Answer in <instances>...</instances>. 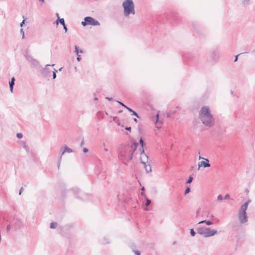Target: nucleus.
<instances>
[{"label": "nucleus", "instance_id": "ddd939ff", "mask_svg": "<svg viewBox=\"0 0 255 255\" xmlns=\"http://www.w3.org/2000/svg\"><path fill=\"white\" fill-rule=\"evenodd\" d=\"M127 110L129 112H131L132 113V115L135 116L136 117L138 118V115L137 114V113L136 112H135L134 111H133L132 109H131L129 108H128Z\"/></svg>", "mask_w": 255, "mask_h": 255}, {"label": "nucleus", "instance_id": "cd10ccee", "mask_svg": "<svg viewBox=\"0 0 255 255\" xmlns=\"http://www.w3.org/2000/svg\"><path fill=\"white\" fill-rule=\"evenodd\" d=\"M230 198V195L229 194H227L226 195H225V197H224V199H228Z\"/></svg>", "mask_w": 255, "mask_h": 255}, {"label": "nucleus", "instance_id": "bb28decb", "mask_svg": "<svg viewBox=\"0 0 255 255\" xmlns=\"http://www.w3.org/2000/svg\"><path fill=\"white\" fill-rule=\"evenodd\" d=\"M192 180H193L192 177H190L188 179V181H187V183H191L192 182Z\"/></svg>", "mask_w": 255, "mask_h": 255}, {"label": "nucleus", "instance_id": "09e8293b", "mask_svg": "<svg viewBox=\"0 0 255 255\" xmlns=\"http://www.w3.org/2000/svg\"><path fill=\"white\" fill-rule=\"evenodd\" d=\"M39 0L41 1V2H44V0Z\"/></svg>", "mask_w": 255, "mask_h": 255}, {"label": "nucleus", "instance_id": "58836bf2", "mask_svg": "<svg viewBox=\"0 0 255 255\" xmlns=\"http://www.w3.org/2000/svg\"><path fill=\"white\" fill-rule=\"evenodd\" d=\"M63 28L65 29V32H66L67 30V27H66V26H65V24H64V26H63Z\"/></svg>", "mask_w": 255, "mask_h": 255}, {"label": "nucleus", "instance_id": "b1692460", "mask_svg": "<svg viewBox=\"0 0 255 255\" xmlns=\"http://www.w3.org/2000/svg\"><path fill=\"white\" fill-rule=\"evenodd\" d=\"M17 138H21L22 137V134L21 133H17L16 134Z\"/></svg>", "mask_w": 255, "mask_h": 255}, {"label": "nucleus", "instance_id": "a878e982", "mask_svg": "<svg viewBox=\"0 0 255 255\" xmlns=\"http://www.w3.org/2000/svg\"><path fill=\"white\" fill-rule=\"evenodd\" d=\"M218 200H222L223 198L221 195H219L217 197Z\"/></svg>", "mask_w": 255, "mask_h": 255}, {"label": "nucleus", "instance_id": "473e14b6", "mask_svg": "<svg viewBox=\"0 0 255 255\" xmlns=\"http://www.w3.org/2000/svg\"><path fill=\"white\" fill-rule=\"evenodd\" d=\"M208 217H209V218H213L214 217V215L212 214H211L210 215H208Z\"/></svg>", "mask_w": 255, "mask_h": 255}, {"label": "nucleus", "instance_id": "49530a36", "mask_svg": "<svg viewBox=\"0 0 255 255\" xmlns=\"http://www.w3.org/2000/svg\"><path fill=\"white\" fill-rule=\"evenodd\" d=\"M134 120V121L135 122L137 123V120H136V119H134V120Z\"/></svg>", "mask_w": 255, "mask_h": 255}, {"label": "nucleus", "instance_id": "4468645a", "mask_svg": "<svg viewBox=\"0 0 255 255\" xmlns=\"http://www.w3.org/2000/svg\"><path fill=\"white\" fill-rule=\"evenodd\" d=\"M75 51L77 55H78L79 53H83L82 50H79L77 46H75Z\"/></svg>", "mask_w": 255, "mask_h": 255}, {"label": "nucleus", "instance_id": "f8f14e48", "mask_svg": "<svg viewBox=\"0 0 255 255\" xmlns=\"http://www.w3.org/2000/svg\"><path fill=\"white\" fill-rule=\"evenodd\" d=\"M54 64H52L51 65L47 64L46 65L45 68L43 70L42 73L45 76H48V74L50 73L49 71L48 70V67L49 66H54Z\"/></svg>", "mask_w": 255, "mask_h": 255}, {"label": "nucleus", "instance_id": "c03bdc74", "mask_svg": "<svg viewBox=\"0 0 255 255\" xmlns=\"http://www.w3.org/2000/svg\"><path fill=\"white\" fill-rule=\"evenodd\" d=\"M130 129H131V128H130V127H128V128H126V129H127V130H130Z\"/></svg>", "mask_w": 255, "mask_h": 255}, {"label": "nucleus", "instance_id": "2eb2a0df", "mask_svg": "<svg viewBox=\"0 0 255 255\" xmlns=\"http://www.w3.org/2000/svg\"><path fill=\"white\" fill-rule=\"evenodd\" d=\"M145 201H146L145 206L146 207H147L151 203V201L146 197H145Z\"/></svg>", "mask_w": 255, "mask_h": 255}, {"label": "nucleus", "instance_id": "e433bc0d", "mask_svg": "<svg viewBox=\"0 0 255 255\" xmlns=\"http://www.w3.org/2000/svg\"><path fill=\"white\" fill-rule=\"evenodd\" d=\"M14 81H15V78H14V77H12V78H11V81H10V82H12V83H14Z\"/></svg>", "mask_w": 255, "mask_h": 255}, {"label": "nucleus", "instance_id": "f3484780", "mask_svg": "<svg viewBox=\"0 0 255 255\" xmlns=\"http://www.w3.org/2000/svg\"><path fill=\"white\" fill-rule=\"evenodd\" d=\"M205 223L208 225V226H210V225H212L213 224V222L211 221H206V222H205Z\"/></svg>", "mask_w": 255, "mask_h": 255}, {"label": "nucleus", "instance_id": "8fccbe9b", "mask_svg": "<svg viewBox=\"0 0 255 255\" xmlns=\"http://www.w3.org/2000/svg\"><path fill=\"white\" fill-rule=\"evenodd\" d=\"M141 190H142V191H143V190H144V187H142V188H141Z\"/></svg>", "mask_w": 255, "mask_h": 255}, {"label": "nucleus", "instance_id": "4c0bfd02", "mask_svg": "<svg viewBox=\"0 0 255 255\" xmlns=\"http://www.w3.org/2000/svg\"><path fill=\"white\" fill-rule=\"evenodd\" d=\"M24 23V20H23L20 23V26L22 27Z\"/></svg>", "mask_w": 255, "mask_h": 255}, {"label": "nucleus", "instance_id": "79ce46f5", "mask_svg": "<svg viewBox=\"0 0 255 255\" xmlns=\"http://www.w3.org/2000/svg\"><path fill=\"white\" fill-rule=\"evenodd\" d=\"M199 159H202L204 160V159H205V158L203 157H201V156H199Z\"/></svg>", "mask_w": 255, "mask_h": 255}, {"label": "nucleus", "instance_id": "c85d7f7f", "mask_svg": "<svg viewBox=\"0 0 255 255\" xmlns=\"http://www.w3.org/2000/svg\"><path fill=\"white\" fill-rule=\"evenodd\" d=\"M56 15L58 17L57 20L56 21L57 24H58V19H60L59 17V14L58 13H56Z\"/></svg>", "mask_w": 255, "mask_h": 255}, {"label": "nucleus", "instance_id": "20e7f679", "mask_svg": "<svg viewBox=\"0 0 255 255\" xmlns=\"http://www.w3.org/2000/svg\"><path fill=\"white\" fill-rule=\"evenodd\" d=\"M251 202L250 200H248L244 205H243L238 213V218L241 224H244L248 221V217L246 213L248 205Z\"/></svg>", "mask_w": 255, "mask_h": 255}, {"label": "nucleus", "instance_id": "de8ad7c7", "mask_svg": "<svg viewBox=\"0 0 255 255\" xmlns=\"http://www.w3.org/2000/svg\"><path fill=\"white\" fill-rule=\"evenodd\" d=\"M104 150H105V151H108V149H107V148H104Z\"/></svg>", "mask_w": 255, "mask_h": 255}, {"label": "nucleus", "instance_id": "72a5a7b5", "mask_svg": "<svg viewBox=\"0 0 255 255\" xmlns=\"http://www.w3.org/2000/svg\"><path fill=\"white\" fill-rule=\"evenodd\" d=\"M78 57H77V60L79 61L81 59L80 56L79 55H77Z\"/></svg>", "mask_w": 255, "mask_h": 255}, {"label": "nucleus", "instance_id": "9d476101", "mask_svg": "<svg viewBox=\"0 0 255 255\" xmlns=\"http://www.w3.org/2000/svg\"><path fill=\"white\" fill-rule=\"evenodd\" d=\"M63 151H62V153H61V156H60L59 158V160H58V168H59V166H60V162H61V158H62V156L65 153H71L72 152V150L69 148V147H68L67 146H65L64 147H63Z\"/></svg>", "mask_w": 255, "mask_h": 255}, {"label": "nucleus", "instance_id": "f03ea898", "mask_svg": "<svg viewBox=\"0 0 255 255\" xmlns=\"http://www.w3.org/2000/svg\"><path fill=\"white\" fill-rule=\"evenodd\" d=\"M139 144L140 147L138 149V152L140 154V161L141 163L144 165L145 170L147 173L151 171V168L150 166V161L148 159V157L145 154L143 146L145 145L144 143L141 138L139 140Z\"/></svg>", "mask_w": 255, "mask_h": 255}, {"label": "nucleus", "instance_id": "1a4fd4ad", "mask_svg": "<svg viewBox=\"0 0 255 255\" xmlns=\"http://www.w3.org/2000/svg\"><path fill=\"white\" fill-rule=\"evenodd\" d=\"M210 166L209 161L208 159H204L203 161L199 162L198 163V170H199L200 167H203L204 168L209 167Z\"/></svg>", "mask_w": 255, "mask_h": 255}, {"label": "nucleus", "instance_id": "603ef678", "mask_svg": "<svg viewBox=\"0 0 255 255\" xmlns=\"http://www.w3.org/2000/svg\"><path fill=\"white\" fill-rule=\"evenodd\" d=\"M98 100L97 98H95V100Z\"/></svg>", "mask_w": 255, "mask_h": 255}, {"label": "nucleus", "instance_id": "c9c22d12", "mask_svg": "<svg viewBox=\"0 0 255 255\" xmlns=\"http://www.w3.org/2000/svg\"><path fill=\"white\" fill-rule=\"evenodd\" d=\"M205 222H206V220L200 221V222L198 223V224L205 223Z\"/></svg>", "mask_w": 255, "mask_h": 255}, {"label": "nucleus", "instance_id": "864d4df0", "mask_svg": "<svg viewBox=\"0 0 255 255\" xmlns=\"http://www.w3.org/2000/svg\"><path fill=\"white\" fill-rule=\"evenodd\" d=\"M61 70H62V68H60L59 69V71H61Z\"/></svg>", "mask_w": 255, "mask_h": 255}, {"label": "nucleus", "instance_id": "a19ab883", "mask_svg": "<svg viewBox=\"0 0 255 255\" xmlns=\"http://www.w3.org/2000/svg\"><path fill=\"white\" fill-rule=\"evenodd\" d=\"M106 99L108 100H109V101L112 100V98L106 97Z\"/></svg>", "mask_w": 255, "mask_h": 255}, {"label": "nucleus", "instance_id": "5701e85b", "mask_svg": "<svg viewBox=\"0 0 255 255\" xmlns=\"http://www.w3.org/2000/svg\"><path fill=\"white\" fill-rule=\"evenodd\" d=\"M195 231H194V230L193 229H191L190 230V234L192 236H194L195 235Z\"/></svg>", "mask_w": 255, "mask_h": 255}, {"label": "nucleus", "instance_id": "7ed1b4c3", "mask_svg": "<svg viewBox=\"0 0 255 255\" xmlns=\"http://www.w3.org/2000/svg\"><path fill=\"white\" fill-rule=\"evenodd\" d=\"M124 7V13L125 16H128L130 14H134V6L132 0H126L122 4Z\"/></svg>", "mask_w": 255, "mask_h": 255}, {"label": "nucleus", "instance_id": "7c9ffc66", "mask_svg": "<svg viewBox=\"0 0 255 255\" xmlns=\"http://www.w3.org/2000/svg\"><path fill=\"white\" fill-rule=\"evenodd\" d=\"M20 33L22 34V38H23L24 35V31L22 28H21L20 29Z\"/></svg>", "mask_w": 255, "mask_h": 255}, {"label": "nucleus", "instance_id": "0eeeda50", "mask_svg": "<svg viewBox=\"0 0 255 255\" xmlns=\"http://www.w3.org/2000/svg\"><path fill=\"white\" fill-rule=\"evenodd\" d=\"M82 24L83 26H86L87 24L95 26L99 25L100 23L93 17L87 16L84 18V21L82 22Z\"/></svg>", "mask_w": 255, "mask_h": 255}, {"label": "nucleus", "instance_id": "f257e3e1", "mask_svg": "<svg viewBox=\"0 0 255 255\" xmlns=\"http://www.w3.org/2000/svg\"><path fill=\"white\" fill-rule=\"evenodd\" d=\"M199 117L205 126L211 127L215 124V119L208 106L202 107L199 113Z\"/></svg>", "mask_w": 255, "mask_h": 255}, {"label": "nucleus", "instance_id": "393cba45", "mask_svg": "<svg viewBox=\"0 0 255 255\" xmlns=\"http://www.w3.org/2000/svg\"><path fill=\"white\" fill-rule=\"evenodd\" d=\"M118 103H119L121 105H122L123 107H125V108H126L127 109H128V107L127 106H126V105H125L123 103H122V102H119V101H118Z\"/></svg>", "mask_w": 255, "mask_h": 255}, {"label": "nucleus", "instance_id": "37998d69", "mask_svg": "<svg viewBox=\"0 0 255 255\" xmlns=\"http://www.w3.org/2000/svg\"><path fill=\"white\" fill-rule=\"evenodd\" d=\"M141 195H142V196H144V197H145V198L146 197H145V194H144L143 192H141Z\"/></svg>", "mask_w": 255, "mask_h": 255}, {"label": "nucleus", "instance_id": "2f4dec72", "mask_svg": "<svg viewBox=\"0 0 255 255\" xmlns=\"http://www.w3.org/2000/svg\"><path fill=\"white\" fill-rule=\"evenodd\" d=\"M83 151H84V152H85V153L87 152L88 151V149L87 148L84 147V148H83Z\"/></svg>", "mask_w": 255, "mask_h": 255}, {"label": "nucleus", "instance_id": "a211bd4d", "mask_svg": "<svg viewBox=\"0 0 255 255\" xmlns=\"http://www.w3.org/2000/svg\"><path fill=\"white\" fill-rule=\"evenodd\" d=\"M56 223H54V222H52L50 224V228L51 229H54L56 228Z\"/></svg>", "mask_w": 255, "mask_h": 255}, {"label": "nucleus", "instance_id": "ea45409f", "mask_svg": "<svg viewBox=\"0 0 255 255\" xmlns=\"http://www.w3.org/2000/svg\"><path fill=\"white\" fill-rule=\"evenodd\" d=\"M238 55L236 56L235 59V60H234L235 62H236V61H237L238 60Z\"/></svg>", "mask_w": 255, "mask_h": 255}, {"label": "nucleus", "instance_id": "423d86ee", "mask_svg": "<svg viewBox=\"0 0 255 255\" xmlns=\"http://www.w3.org/2000/svg\"><path fill=\"white\" fill-rule=\"evenodd\" d=\"M199 234L205 238L212 237L217 234V231L215 229H211L209 228H199L197 229Z\"/></svg>", "mask_w": 255, "mask_h": 255}, {"label": "nucleus", "instance_id": "f704fd0d", "mask_svg": "<svg viewBox=\"0 0 255 255\" xmlns=\"http://www.w3.org/2000/svg\"><path fill=\"white\" fill-rule=\"evenodd\" d=\"M23 188L22 187L20 188V189L19 190V195L21 194V193L22 191H23Z\"/></svg>", "mask_w": 255, "mask_h": 255}, {"label": "nucleus", "instance_id": "dca6fc26", "mask_svg": "<svg viewBox=\"0 0 255 255\" xmlns=\"http://www.w3.org/2000/svg\"><path fill=\"white\" fill-rule=\"evenodd\" d=\"M9 84L10 90L11 92H12L13 87L14 84V83L9 82Z\"/></svg>", "mask_w": 255, "mask_h": 255}, {"label": "nucleus", "instance_id": "6e6552de", "mask_svg": "<svg viewBox=\"0 0 255 255\" xmlns=\"http://www.w3.org/2000/svg\"><path fill=\"white\" fill-rule=\"evenodd\" d=\"M159 114L158 112L155 116H153L150 118L151 122L156 125L155 128L157 129H159L160 128L158 126V125H161L162 124V121L159 120Z\"/></svg>", "mask_w": 255, "mask_h": 255}, {"label": "nucleus", "instance_id": "3c124183", "mask_svg": "<svg viewBox=\"0 0 255 255\" xmlns=\"http://www.w3.org/2000/svg\"><path fill=\"white\" fill-rule=\"evenodd\" d=\"M145 210L146 211H148V208H146L145 209Z\"/></svg>", "mask_w": 255, "mask_h": 255}, {"label": "nucleus", "instance_id": "aec40b11", "mask_svg": "<svg viewBox=\"0 0 255 255\" xmlns=\"http://www.w3.org/2000/svg\"><path fill=\"white\" fill-rule=\"evenodd\" d=\"M58 21L61 24H62L63 26H64L65 23H64V19L63 18H60L58 19Z\"/></svg>", "mask_w": 255, "mask_h": 255}, {"label": "nucleus", "instance_id": "a18cd8bd", "mask_svg": "<svg viewBox=\"0 0 255 255\" xmlns=\"http://www.w3.org/2000/svg\"><path fill=\"white\" fill-rule=\"evenodd\" d=\"M109 243V242H107V241H104V242H103V244H107V243Z\"/></svg>", "mask_w": 255, "mask_h": 255}, {"label": "nucleus", "instance_id": "39448f33", "mask_svg": "<svg viewBox=\"0 0 255 255\" xmlns=\"http://www.w3.org/2000/svg\"><path fill=\"white\" fill-rule=\"evenodd\" d=\"M137 145L138 143L133 142L130 147H127L125 151H122L121 152V156L128 157L129 160H131L132 159L133 153L135 150Z\"/></svg>", "mask_w": 255, "mask_h": 255}, {"label": "nucleus", "instance_id": "9b49d317", "mask_svg": "<svg viewBox=\"0 0 255 255\" xmlns=\"http://www.w3.org/2000/svg\"><path fill=\"white\" fill-rule=\"evenodd\" d=\"M26 59L33 66H36L38 64V61L30 56H27Z\"/></svg>", "mask_w": 255, "mask_h": 255}, {"label": "nucleus", "instance_id": "c756f323", "mask_svg": "<svg viewBox=\"0 0 255 255\" xmlns=\"http://www.w3.org/2000/svg\"><path fill=\"white\" fill-rule=\"evenodd\" d=\"M134 253L135 255H140V252L139 251H134Z\"/></svg>", "mask_w": 255, "mask_h": 255}, {"label": "nucleus", "instance_id": "4be33fe9", "mask_svg": "<svg viewBox=\"0 0 255 255\" xmlns=\"http://www.w3.org/2000/svg\"><path fill=\"white\" fill-rule=\"evenodd\" d=\"M190 192V188L189 187H187L185 191V195H186L187 193Z\"/></svg>", "mask_w": 255, "mask_h": 255}, {"label": "nucleus", "instance_id": "6ab92c4d", "mask_svg": "<svg viewBox=\"0 0 255 255\" xmlns=\"http://www.w3.org/2000/svg\"><path fill=\"white\" fill-rule=\"evenodd\" d=\"M57 72V70H56V69H54V70L53 71V79H55L56 77V72Z\"/></svg>", "mask_w": 255, "mask_h": 255}, {"label": "nucleus", "instance_id": "412c9836", "mask_svg": "<svg viewBox=\"0 0 255 255\" xmlns=\"http://www.w3.org/2000/svg\"><path fill=\"white\" fill-rule=\"evenodd\" d=\"M251 0H243V3L244 5L248 4L250 3Z\"/></svg>", "mask_w": 255, "mask_h": 255}]
</instances>
